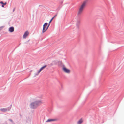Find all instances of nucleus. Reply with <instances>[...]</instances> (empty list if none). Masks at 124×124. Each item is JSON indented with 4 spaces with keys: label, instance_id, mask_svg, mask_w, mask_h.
Returning a JSON list of instances; mask_svg holds the SVG:
<instances>
[{
    "label": "nucleus",
    "instance_id": "nucleus-1",
    "mask_svg": "<svg viewBox=\"0 0 124 124\" xmlns=\"http://www.w3.org/2000/svg\"><path fill=\"white\" fill-rule=\"evenodd\" d=\"M41 101L40 100H38L32 102L30 105V107L33 109H35L41 103Z\"/></svg>",
    "mask_w": 124,
    "mask_h": 124
},
{
    "label": "nucleus",
    "instance_id": "nucleus-2",
    "mask_svg": "<svg viewBox=\"0 0 124 124\" xmlns=\"http://www.w3.org/2000/svg\"><path fill=\"white\" fill-rule=\"evenodd\" d=\"M86 2L87 1H85L83 2L79 9L78 14L79 15L81 13L84 8L86 5Z\"/></svg>",
    "mask_w": 124,
    "mask_h": 124
},
{
    "label": "nucleus",
    "instance_id": "nucleus-3",
    "mask_svg": "<svg viewBox=\"0 0 124 124\" xmlns=\"http://www.w3.org/2000/svg\"><path fill=\"white\" fill-rule=\"evenodd\" d=\"M49 26L48 23L46 22L43 25V28L42 29V32L43 33L45 32L48 29Z\"/></svg>",
    "mask_w": 124,
    "mask_h": 124
},
{
    "label": "nucleus",
    "instance_id": "nucleus-4",
    "mask_svg": "<svg viewBox=\"0 0 124 124\" xmlns=\"http://www.w3.org/2000/svg\"><path fill=\"white\" fill-rule=\"evenodd\" d=\"M53 63L54 65L58 64V65H60L61 64V61L57 60H55L53 61Z\"/></svg>",
    "mask_w": 124,
    "mask_h": 124
},
{
    "label": "nucleus",
    "instance_id": "nucleus-5",
    "mask_svg": "<svg viewBox=\"0 0 124 124\" xmlns=\"http://www.w3.org/2000/svg\"><path fill=\"white\" fill-rule=\"evenodd\" d=\"M62 70L65 73H69L70 72V70H69L64 65H63Z\"/></svg>",
    "mask_w": 124,
    "mask_h": 124
},
{
    "label": "nucleus",
    "instance_id": "nucleus-6",
    "mask_svg": "<svg viewBox=\"0 0 124 124\" xmlns=\"http://www.w3.org/2000/svg\"><path fill=\"white\" fill-rule=\"evenodd\" d=\"M14 28L13 26H11L9 28L8 31L10 32H12L14 31Z\"/></svg>",
    "mask_w": 124,
    "mask_h": 124
},
{
    "label": "nucleus",
    "instance_id": "nucleus-7",
    "mask_svg": "<svg viewBox=\"0 0 124 124\" xmlns=\"http://www.w3.org/2000/svg\"><path fill=\"white\" fill-rule=\"evenodd\" d=\"M57 14H56V15H55L49 21V23L48 24V25L49 26L50 25V23H51V22L53 20V19L56 16H57Z\"/></svg>",
    "mask_w": 124,
    "mask_h": 124
},
{
    "label": "nucleus",
    "instance_id": "nucleus-8",
    "mask_svg": "<svg viewBox=\"0 0 124 124\" xmlns=\"http://www.w3.org/2000/svg\"><path fill=\"white\" fill-rule=\"evenodd\" d=\"M29 33L28 32V31H27L24 33L23 36V38H25L28 35Z\"/></svg>",
    "mask_w": 124,
    "mask_h": 124
},
{
    "label": "nucleus",
    "instance_id": "nucleus-9",
    "mask_svg": "<svg viewBox=\"0 0 124 124\" xmlns=\"http://www.w3.org/2000/svg\"><path fill=\"white\" fill-rule=\"evenodd\" d=\"M56 119H49L46 121V122H51L53 121H54L56 120Z\"/></svg>",
    "mask_w": 124,
    "mask_h": 124
},
{
    "label": "nucleus",
    "instance_id": "nucleus-10",
    "mask_svg": "<svg viewBox=\"0 0 124 124\" xmlns=\"http://www.w3.org/2000/svg\"><path fill=\"white\" fill-rule=\"evenodd\" d=\"M0 110L2 112H5L7 111V109L6 108H2L0 109Z\"/></svg>",
    "mask_w": 124,
    "mask_h": 124
},
{
    "label": "nucleus",
    "instance_id": "nucleus-11",
    "mask_svg": "<svg viewBox=\"0 0 124 124\" xmlns=\"http://www.w3.org/2000/svg\"><path fill=\"white\" fill-rule=\"evenodd\" d=\"M80 24V21H77V23H76V25L77 28H78V29H79V25Z\"/></svg>",
    "mask_w": 124,
    "mask_h": 124
},
{
    "label": "nucleus",
    "instance_id": "nucleus-12",
    "mask_svg": "<svg viewBox=\"0 0 124 124\" xmlns=\"http://www.w3.org/2000/svg\"><path fill=\"white\" fill-rule=\"evenodd\" d=\"M11 107H12V105H11L9 107H7V108H6V109H7V111H9L10 110Z\"/></svg>",
    "mask_w": 124,
    "mask_h": 124
},
{
    "label": "nucleus",
    "instance_id": "nucleus-13",
    "mask_svg": "<svg viewBox=\"0 0 124 124\" xmlns=\"http://www.w3.org/2000/svg\"><path fill=\"white\" fill-rule=\"evenodd\" d=\"M1 4H2L1 7H4V5H5L7 3L6 2H5L4 3L3 1H1Z\"/></svg>",
    "mask_w": 124,
    "mask_h": 124
},
{
    "label": "nucleus",
    "instance_id": "nucleus-14",
    "mask_svg": "<svg viewBox=\"0 0 124 124\" xmlns=\"http://www.w3.org/2000/svg\"><path fill=\"white\" fill-rule=\"evenodd\" d=\"M47 65H45L44 66H42L41 67V68L40 69H39L41 71L42 70H43L45 68L47 67Z\"/></svg>",
    "mask_w": 124,
    "mask_h": 124
},
{
    "label": "nucleus",
    "instance_id": "nucleus-15",
    "mask_svg": "<svg viewBox=\"0 0 124 124\" xmlns=\"http://www.w3.org/2000/svg\"><path fill=\"white\" fill-rule=\"evenodd\" d=\"M82 122V120L81 119L79 120V121H78V124H81Z\"/></svg>",
    "mask_w": 124,
    "mask_h": 124
},
{
    "label": "nucleus",
    "instance_id": "nucleus-16",
    "mask_svg": "<svg viewBox=\"0 0 124 124\" xmlns=\"http://www.w3.org/2000/svg\"><path fill=\"white\" fill-rule=\"evenodd\" d=\"M4 27L3 26H2L0 27V31Z\"/></svg>",
    "mask_w": 124,
    "mask_h": 124
},
{
    "label": "nucleus",
    "instance_id": "nucleus-17",
    "mask_svg": "<svg viewBox=\"0 0 124 124\" xmlns=\"http://www.w3.org/2000/svg\"><path fill=\"white\" fill-rule=\"evenodd\" d=\"M8 120L10 121L12 123H13V120L11 119H8Z\"/></svg>",
    "mask_w": 124,
    "mask_h": 124
},
{
    "label": "nucleus",
    "instance_id": "nucleus-18",
    "mask_svg": "<svg viewBox=\"0 0 124 124\" xmlns=\"http://www.w3.org/2000/svg\"><path fill=\"white\" fill-rule=\"evenodd\" d=\"M41 71L40 70H39L37 72V73L38 74H39V73Z\"/></svg>",
    "mask_w": 124,
    "mask_h": 124
},
{
    "label": "nucleus",
    "instance_id": "nucleus-19",
    "mask_svg": "<svg viewBox=\"0 0 124 124\" xmlns=\"http://www.w3.org/2000/svg\"><path fill=\"white\" fill-rule=\"evenodd\" d=\"M54 65V64H53V62H52L50 64V65L51 66H53V65Z\"/></svg>",
    "mask_w": 124,
    "mask_h": 124
},
{
    "label": "nucleus",
    "instance_id": "nucleus-20",
    "mask_svg": "<svg viewBox=\"0 0 124 124\" xmlns=\"http://www.w3.org/2000/svg\"><path fill=\"white\" fill-rule=\"evenodd\" d=\"M39 74H38L37 73H35V75L34 76H36L37 75Z\"/></svg>",
    "mask_w": 124,
    "mask_h": 124
},
{
    "label": "nucleus",
    "instance_id": "nucleus-21",
    "mask_svg": "<svg viewBox=\"0 0 124 124\" xmlns=\"http://www.w3.org/2000/svg\"><path fill=\"white\" fill-rule=\"evenodd\" d=\"M16 9V8H14V9H13V12Z\"/></svg>",
    "mask_w": 124,
    "mask_h": 124
},
{
    "label": "nucleus",
    "instance_id": "nucleus-22",
    "mask_svg": "<svg viewBox=\"0 0 124 124\" xmlns=\"http://www.w3.org/2000/svg\"><path fill=\"white\" fill-rule=\"evenodd\" d=\"M18 47V46H17L14 49V50L13 51H14Z\"/></svg>",
    "mask_w": 124,
    "mask_h": 124
},
{
    "label": "nucleus",
    "instance_id": "nucleus-23",
    "mask_svg": "<svg viewBox=\"0 0 124 124\" xmlns=\"http://www.w3.org/2000/svg\"><path fill=\"white\" fill-rule=\"evenodd\" d=\"M42 6V5H39V7Z\"/></svg>",
    "mask_w": 124,
    "mask_h": 124
},
{
    "label": "nucleus",
    "instance_id": "nucleus-24",
    "mask_svg": "<svg viewBox=\"0 0 124 124\" xmlns=\"http://www.w3.org/2000/svg\"><path fill=\"white\" fill-rule=\"evenodd\" d=\"M20 44H21V43H20L18 45V46H19Z\"/></svg>",
    "mask_w": 124,
    "mask_h": 124
},
{
    "label": "nucleus",
    "instance_id": "nucleus-25",
    "mask_svg": "<svg viewBox=\"0 0 124 124\" xmlns=\"http://www.w3.org/2000/svg\"><path fill=\"white\" fill-rule=\"evenodd\" d=\"M1 1H0V3L1 4Z\"/></svg>",
    "mask_w": 124,
    "mask_h": 124
}]
</instances>
